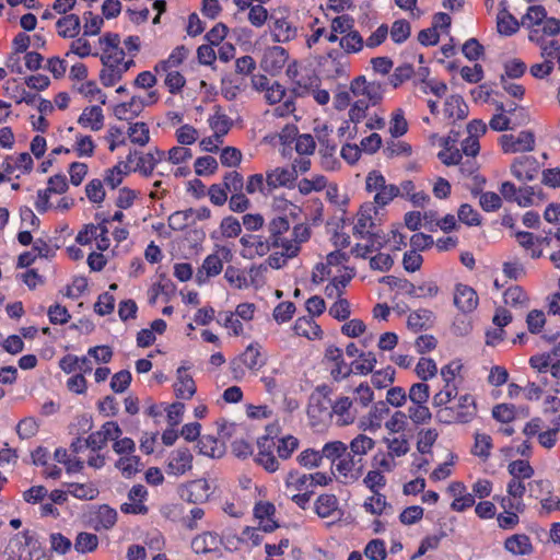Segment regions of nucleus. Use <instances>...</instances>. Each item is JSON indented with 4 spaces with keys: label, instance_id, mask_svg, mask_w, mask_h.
Segmentation results:
<instances>
[{
    "label": "nucleus",
    "instance_id": "864d4df0",
    "mask_svg": "<svg viewBox=\"0 0 560 560\" xmlns=\"http://www.w3.org/2000/svg\"><path fill=\"white\" fill-rule=\"evenodd\" d=\"M267 230L269 232L268 238L272 243L290 230V222L284 215H276L268 222Z\"/></svg>",
    "mask_w": 560,
    "mask_h": 560
},
{
    "label": "nucleus",
    "instance_id": "a19ab883",
    "mask_svg": "<svg viewBox=\"0 0 560 560\" xmlns=\"http://www.w3.org/2000/svg\"><path fill=\"white\" fill-rule=\"evenodd\" d=\"M95 142L91 136L77 133L71 151L79 158H91L95 151Z\"/></svg>",
    "mask_w": 560,
    "mask_h": 560
},
{
    "label": "nucleus",
    "instance_id": "58836bf2",
    "mask_svg": "<svg viewBox=\"0 0 560 560\" xmlns=\"http://www.w3.org/2000/svg\"><path fill=\"white\" fill-rule=\"evenodd\" d=\"M210 497V485L206 479L191 481L187 487V500L194 503L205 502Z\"/></svg>",
    "mask_w": 560,
    "mask_h": 560
},
{
    "label": "nucleus",
    "instance_id": "bb28decb",
    "mask_svg": "<svg viewBox=\"0 0 560 560\" xmlns=\"http://www.w3.org/2000/svg\"><path fill=\"white\" fill-rule=\"evenodd\" d=\"M287 60L288 54L284 48L273 46L265 52L262 66L266 71L277 73L284 67Z\"/></svg>",
    "mask_w": 560,
    "mask_h": 560
},
{
    "label": "nucleus",
    "instance_id": "8fccbe9b",
    "mask_svg": "<svg viewBox=\"0 0 560 560\" xmlns=\"http://www.w3.org/2000/svg\"><path fill=\"white\" fill-rule=\"evenodd\" d=\"M104 232L105 219L97 224L90 223L84 225V228L78 233L75 241L81 245H86L92 241H95L96 236H100Z\"/></svg>",
    "mask_w": 560,
    "mask_h": 560
},
{
    "label": "nucleus",
    "instance_id": "20e7f679",
    "mask_svg": "<svg viewBox=\"0 0 560 560\" xmlns=\"http://www.w3.org/2000/svg\"><path fill=\"white\" fill-rule=\"evenodd\" d=\"M377 213L378 211L374 203L368 202L362 205L357 213L353 235L358 238L383 240V235H381V232L377 230Z\"/></svg>",
    "mask_w": 560,
    "mask_h": 560
},
{
    "label": "nucleus",
    "instance_id": "774afa93",
    "mask_svg": "<svg viewBox=\"0 0 560 560\" xmlns=\"http://www.w3.org/2000/svg\"><path fill=\"white\" fill-rule=\"evenodd\" d=\"M364 555L370 560H385L387 556L385 542L381 539H372L365 546Z\"/></svg>",
    "mask_w": 560,
    "mask_h": 560
},
{
    "label": "nucleus",
    "instance_id": "c9c22d12",
    "mask_svg": "<svg viewBox=\"0 0 560 560\" xmlns=\"http://www.w3.org/2000/svg\"><path fill=\"white\" fill-rule=\"evenodd\" d=\"M56 27L60 36L74 38L80 32V18L77 14H67L57 21Z\"/></svg>",
    "mask_w": 560,
    "mask_h": 560
},
{
    "label": "nucleus",
    "instance_id": "2f4dec72",
    "mask_svg": "<svg viewBox=\"0 0 560 560\" xmlns=\"http://www.w3.org/2000/svg\"><path fill=\"white\" fill-rule=\"evenodd\" d=\"M208 122L213 133L221 138L228 135L233 126L232 119L219 106L214 107V112L209 116Z\"/></svg>",
    "mask_w": 560,
    "mask_h": 560
},
{
    "label": "nucleus",
    "instance_id": "aec40b11",
    "mask_svg": "<svg viewBox=\"0 0 560 560\" xmlns=\"http://www.w3.org/2000/svg\"><path fill=\"white\" fill-rule=\"evenodd\" d=\"M447 490L453 497V502L451 503V509L453 511L464 512L475 504L474 494L467 492V488L463 482H452Z\"/></svg>",
    "mask_w": 560,
    "mask_h": 560
},
{
    "label": "nucleus",
    "instance_id": "a18cd8bd",
    "mask_svg": "<svg viewBox=\"0 0 560 560\" xmlns=\"http://www.w3.org/2000/svg\"><path fill=\"white\" fill-rule=\"evenodd\" d=\"M128 137L133 144L144 147L150 141V130L145 122L137 121L130 124L128 128Z\"/></svg>",
    "mask_w": 560,
    "mask_h": 560
},
{
    "label": "nucleus",
    "instance_id": "052dcab7",
    "mask_svg": "<svg viewBox=\"0 0 560 560\" xmlns=\"http://www.w3.org/2000/svg\"><path fill=\"white\" fill-rule=\"evenodd\" d=\"M385 444L387 450L393 457H401L409 452V442L405 436L385 438Z\"/></svg>",
    "mask_w": 560,
    "mask_h": 560
},
{
    "label": "nucleus",
    "instance_id": "37998d69",
    "mask_svg": "<svg viewBox=\"0 0 560 560\" xmlns=\"http://www.w3.org/2000/svg\"><path fill=\"white\" fill-rule=\"evenodd\" d=\"M358 459H355V457L352 456V454L349 452L346 453V455H343L339 459H337L332 465L335 470L340 476L345 478L357 479L358 474L354 471Z\"/></svg>",
    "mask_w": 560,
    "mask_h": 560
},
{
    "label": "nucleus",
    "instance_id": "5701e85b",
    "mask_svg": "<svg viewBox=\"0 0 560 560\" xmlns=\"http://www.w3.org/2000/svg\"><path fill=\"white\" fill-rule=\"evenodd\" d=\"M314 511L320 518L336 517L340 518L342 513L339 509V502L335 494H320L315 503Z\"/></svg>",
    "mask_w": 560,
    "mask_h": 560
},
{
    "label": "nucleus",
    "instance_id": "603ef678",
    "mask_svg": "<svg viewBox=\"0 0 560 560\" xmlns=\"http://www.w3.org/2000/svg\"><path fill=\"white\" fill-rule=\"evenodd\" d=\"M327 186V178L324 175H313L310 178H302L298 189L302 195H310L313 191H320Z\"/></svg>",
    "mask_w": 560,
    "mask_h": 560
},
{
    "label": "nucleus",
    "instance_id": "6e6d98bb",
    "mask_svg": "<svg viewBox=\"0 0 560 560\" xmlns=\"http://www.w3.org/2000/svg\"><path fill=\"white\" fill-rule=\"evenodd\" d=\"M255 460L269 472H275L279 468L278 459L269 448L267 450L265 447V443H259V452L257 453Z\"/></svg>",
    "mask_w": 560,
    "mask_h": 560
},
{
    "label": "nucleus",
    "instance_id": "a878e982",
    "mask_svg": "<svg viewBox=\"0 0 560 560\" xmlns=\"http://www.w3.org/2000/svg\"><path fill=\"white\" fill-rule=\"evenodd\" d=\"M504 549L513 556H528L533 552L530 538L525 534H514L504 541Z\"/></svg>",
    "mask_w": 560,
    "mask_h": 560
},
{
    "label": "nucleus",
    "instance_id": "ddd939ff",
    "mask_svg": "<svg viewBox=\"0 0 560 560\" xmlns=\"http://www.w3.org/2000/svg\"><path fill=\"white\" fill-rule=\"evenodd\" d=\"M121 433L122 431L117 422H105L98 431L91 433L86 438L90 450L93 453L102 450L109 440L112 441L118 439L121 435Z\"/></svg>",
    "mask_w": 560,
    "mask_h": 560
},
{
    "label": "nucleus",
    "instance_id": "4468645a",
    "mask_svg": "<svg viewBox=\"0 0 560 560\" xmlns=\"http://www.w3.org/2000/svg\"><path fill=\"white\" fill-rule=\"evenodd\" d=\"M117 511L107 504L93 506L90 511V522L95 530L112 529L117 522Z\"/></svg>",
    "mask_w": 560,
    "mask_h": 560
},
{
    "label": "nucleus",
    "instance_id": "39448f33",
    "mask_svg": "<svg viewBox=\"0 0 560 560\" xmlns=\"http://www.w3.org/2000/svg\"><path fill=\"white\" fill-rule=\"evenodd\" d=\"M365 188L369 192H375L374 206L385 207L400 194L398 186L387 184L385 177L377 171H372L365 178Z\"/></svg>",
    "mask_w": 560,
    "mask_h": 560
},
{
    "label": "nucleus",
    "instance_id": "f8f14e48",
    "mask_svg": "<svg viewBox=\"0 0 560 560\" xmlns=\"http://www.w3.org/2000/svg\"><path fill=\"white\" fill-rule=\"evenodd\" d=\"M147 499V488L143 485H135L127 494V501L120 505V511L125 514L145 515L149 512Z\"/></svg>",
    "mask_w": 560,
    "mask_h": 560
},
{
    "label": "nucleus",
    "instance_id": "79ce46f5",
    "mask_svg": "<svg viewBox=\"0 0 560 560\" xmlns=\"http://www.w3.org/2000/svg\"><path fill=\"white\" fill-rule=\"evenodd\" d=\"M457 396L456 384H444L443 388L434 394L432 405L436 410L448 408V404Z\"/></svg>",
    "mask_w": 560,
    "mask_h": 560
},
{
    "label": "nucleus",
    "instance_id": "cd10ccee",
    "mask_svg": "<svg viewBox=\"0 0 560 560\" xmlns=\"http://www.w3.org/2000/svg\"><path fill=\"white\" fill-rule=\"evenodd\" d=\"M294 180V171L287 167H275L266 172V184L270 189L290 186Z\"/></svg>",
    "mask_w": 560,
    "mask_h": 560
},
{
    "label": "nucleus",
    "instance_id": "680f3d73",
    "mask_svg": "<svg viewBox=\"0 0 560 560\" xmlns=\"http://www.w3.org/2000/svg\"><path fill=\"white\" fill-rule=\"evenodd\" d=\"M439 436L436 429H422L418 433L417 448L420 453H429Z\"/></svg>",
    "mask_w": 560,
    "mask_h": 560
},
{
    "label": "nucleus",
    "instance_id": "4c0bfd02",
    "mask_svg": "<svg viewBox=\"0 0 560 560\" xmlns=\"http://www.w3.org/2000/svg\"><path fill=\"white\" fill-rule=\"evenodd\" d=\"M293 329L298 336L306 337L307 339H317L322 336L320 327L315 323L313 317H300L295 320Z\"/></svg>",
    "mask_w": 560,
    "mask_h": 560
},
{
    "label": "nucleus",
    "instance_id": "9b49d317",
    "mask_svg": "<svg viewBox=\"0 0 560 560\" xmlns=\"http://www.w3.org/2000/svg\"><path fill=\"white\" fill-rule=\"evenodd\" d=\"M156 101V91H151L145 100L133 96L129 102L117 105L114 113L118 119L129 120L137 117L143 110L144 106L154 104Z\"/></svg>",
    "mask_w": 560,
    "mask_h": 560
},
{
    "label": "nucleus",
    "instance_id": "0e129e2a",
    "mask_svg": "<svg viewBox=\"0 0 560 560\" xmlns=\"http://www.w3.org/2000/svg\"><path fill=\"white\" fill-rule=\"evenodd\" d=\"M140 466H141L140 458L135 455L121 456L116 463V467L126 477H131L136 472H138L140 469Z\"/></svg>",
    "mask_w": 560,
    "mask_h": 560
},
{
    "label": "nucleus",
    "instance_id": "5fc2aeb1",
    "mask_svg": "<svg viewBox=\"0 0 560 560\" xmlns=\"http://www.w3.org/2000/svg\"><path fill=\"white\" fill-rule=\"evenodd\" d=\"M98 546V537L95 534L81 532L77 535L74 541V549L79 553H86L94 551Z\"/></svg>",
    "mask_w": 560,
    "mask_h": 560
},
{
    "label": "nucleus",
    "instance_id": "e433bc0d",
    "mask_svg": "<svg viewBox=\"0 0 560 560\" xmlns=\"http://www.w3.org/2000/svg\"><path fill=\"white\" fill-rule=\"evenodd\" d=\"M188 50L184 46L173 49L167 59L158 62L154 71L161 74L162 71L175 70L187 57Z\"/></svg>",
    "mask_w": 560,
    "mask_h": 560
},
{
    "label": "nucleus",
    "instance_id": "0eeeda50",
    "mask_svg": "<svg viewBox=\"0 0 560 560\" xmlns=\"http://www.w3.org/2000/svg\"><path fill=\"white\" fill-rule=\"evenodd\" d=\"M331 420L339 427H349L358 419V408L354 400L349 396L339 395L332 399V406H330Z\"/></svg>",
    "mask_w": 560,
    "mask_h": 560
},
{
    "label": "nucleus",
    "instance_id": "393cba45",
    "mask_svg": "<svg viewBox=\"0 0 560 560\" xmlns=\"http://www.w3.org/2000/svg\"><path fill=\"white\" fill-rule=\"evenodd\" d=\"M103 109L98 105L88 106L78 118V124L91 131H100L104 127Z\"/></svg>",
    "mask_w": 560,
    "mask_h": 560
},
{
    "label": "nucleus",
    "instance_id": "7c9ffc66",
    "mask_svg": "<svg viewBox=\"0 0 560 560\" xmlns=\"http://www.w3.org/2000/svg\"><path fill=\"white\" fill-rule=\"evenodd\" d=\"M406 413L415 425L428 424L432 419L429 402L425 401L417 402L416 400H409Z\"/></svg>",
    "mask_w": 560,
    "mask_h": 560
},
{
    "label": "nucleus",
    "instance_id": "338daca9",
    "mask_svg": "<svg viewBox=\"0 0 560 560\" xmlns=\"http://www.w3.org/2000/svg\"><path fill=\"white\" fill-rule=\"evenodd\" d=\"M242 361L249 370H258L265 364L259 348L255 345L246 348L242 354Z\"/></svg>",
    "mask_w": 560,
    "mask_h": 560
},
{
    "label": "nucleus",
    "instance_id": "a211bd4d",
    "mask_svg": "<svg viewBox=\"0 0 560 560\" xmlns=\"http://www.w3.org/2000/svg\"><path fill=\"white\" fill-rule=\"evenodd\" d=\"M389 413V408L386 402L378 401L374 404L369 412L360 420L359 429L363 431H377L382 427V422Z\"/></svg>",
    "mask_w": 560,
    "mask_h": 560
},
{
    "label": "nucleus",
    "instance_id": "4d7b16f0",
    "mask_svg": "<svg viewBox=\"0 0 560 560\" xmlns=\"http://www.w3.org/2000/svg\"><path fill=\"white\" fill-rule=\"evenodd\" d=\"M408 131V122L405 118V113L401 108H397L393 112L389 121V133L394 138L404 136Z\"/></svg>",
    "mask_w": 560,
    "mask_h": 560
},
{
    "label": "nucleus",
    "instance_id": "4be33fe9",
    "mask_svg": "<svg viewBox=\"0 0 560 560\" xmlns=\"http://www.w3.org/2000/svg\"><path fill=\"white\" fill-rule=\"evenodd\" d=\"M276 508L270 502H259L254 508V515L258 521L259 528L266 533H271L278 528L275 520Z\"/></svg>",
    "mask_w": 560,
    "mask_h": 560
},
{
    "label": "nucleus",
    "instance_id": "3c124183",
    "mask_svg": "<svg viewBox=\"0 0 560 560\" xmlns=\"http://www.w3.org/2000/svg\"><path fill=\"white\" fill-rule=\"evenodd\" d=\"M547 12L541 5H532L527 9L526 14L522 18V25L530 31L535 25L548 20Z\"/></svg>",
    "mask_w": 560,
    "mask_h": 560
},
{
    "label": "nucleus",
    "instance_id": "e2e57ef3",
    "mask_svg": "<svg viewBox=\"0 0 560 560\" xmlns=\"http://www.w3.org/2000/svg\"><path fill=\"white\" fill-rule=\"evenodd\" d=\"M348 451V445L341 441H332L328 442L323 446L322 457H325L332 462V464L346 455Z\"/></svg>",
    "mask_w": 560,
    "mask_h": 560
},
{
    "label": "nucleus",
    "instance_id": "c756f323",
    "mask_svg": "<svg viewBox=\"0 0 560 560\" xmlns=\"http://www.w3.org/2000/svg\"><path fill=\"white\" fill-rule=\"evenodd\" d=\"M221 544L219 535L212 532H205L191 540V549L196 553H208L217 550Z\"/></svg>",
    "mask_w": 560,
    "mask_h": 560
},
{
    "label": "nucleus",
    "instance_id": "6ab92c4d",
    "mask_svg": "<svg viewBox=\"0 0 560 560\" xmlns=\"http://www.w3.org/2000/svg\"><path fill=\"white\" fill-rule=\"evenodd\" d=\"M192 467V455L188 448L174 450L167 463V474L174 476L184 475Z\"/></svg>",
    "mask_w": 560,
    "mask_h": 560
},
{
    "label": "nucleus",
    "instance_id": "7ed1b4c3",
    "mask_svg": "<svg viewBox=\"0 0 560 560\" xmlns=\"http://www.w3.org/2000/svg\"><path fill=\"white\" fill-rule=\"evenodd\" d=\"M233 259V252L224 245H217L214 252L208 255L196 273L198 284L205 283L209 278L220 275L223 270V264Z\"/></svg>",
    "mask_w": 560,
    "mask_h": 560
},
{
    "label": "nucleus",
    "instance_id": "c03bdc74",
    "mask_svg": "<svg viewBox=\"0 0 560 560\" xmlns=\"http://www.w3.org/2000/svg\"><path fill=\"white\" fill-rule=\"evenodd\" d=\"M200 454L209 457H221L224 453L223 445L212 435H203L198 442Z\"/></svg>",
    "mask_w": 560,
    "mask_h": 560
},
{
    "label": "nucleus",
    "instance_id": "13d9d810",
    "mask_svg": "<svg viewBox=\"0 0 560 560\" xmlns=\"http://www.w3.org/2000/svg\"><path fill=\"white\" fill-rule=\"evenodd\" d=\"M540 52V57L544 61L555 62L557 60L558 68L560 70V42L557 40H548L544 44L537 45Z\"/></svg>",
    "mask_w": 560,
    "mask_h": 560
},
{
    "label": "nucleus",
    "instance_id": "9d476101",
    "mask_svg": "<svg viewBox=\"0 0 560 560\" xmlns=\"http://www.w3.org/2000/svg\"><path fill=\"white\" fill-rule=\"evenodd\" d=\"M242 245L241 255L246 259H254L267 255L272 248L271 241L261 235H243L240 238Z\"/></svg>",
    "mask_w": 560,
    "mask_h": 560
},
{
    "label": "nucleus",
    "instance_id": "473e14b6",
    "mask_svg": "<svg viewBox=\"0 0 560 560\" xmlns=\"http://www.w3.org/2000/svg\"><path fill=\"white\" fill-rule=\"evenodd\" d=\"M434 314L430 310L420 308L409 314L407 326L413 331L427 329L432 326Z\"/></svg>",
    "mask_w": 560,
    "mask_h": 560
},
{
    "label": "nucleus",
    "instance_id": "de8ad7c7",
    "mask_svg": "<svg viewBox=\"0 0 560 560\" xmlns=\"http://www.w3.org/2000/svg\"><path fill=\"white\" fill-rule=\"evenodd\" d=\"M68 492L77 499L80 500H93L95 499L100 491L97 487L93 482L86 483H70L68 487Z\"/></svg>",
    "mask_w": 560,
    "mask_h": 560
},
{
    "label": "nucleus",
    "instance_id": "2eb2a0df",
    "mask_svg": "<svg viewBox=\"0 0 560 560\" xmlns=\"http://www.w3.org/2000/svg\"><path fill=\"white\" fill-rule=\"evenodd\" d=\"M560 33V21L549 18L545 22L535 25L528 33V40L535 45L544 44L548 40H557L555 36Z\"/></svg>",
    "mask_w": 560,
    "mask_h": 560
},
{
    "label": "nucleus",
    "instance_id": "f257e3e1",
    "mask_svg": "<svg viewBox=\"0 0 560 560\" xmlns=\"http://www.w3.org/2000/svg\"><path fill=\"white\" fill-rule=\"evenodd\" d=\"M477 413V406L474 396L469 394L460 395L456 402L448 408L436 410L435 418L441 423H467L470 422Z\"/></svg>",
    "mask_w": 560,
    "mask_h": 560
},
{
    "label": "nucleus",
    "instance_id": "49530a36",
    "mask_svg": "<svg viewBox=\"0 0 560 560\" xmlns=\"http://www.w3.org/2000/svg\"><path fill=\"white\" fill-rule=\"evenodd\" d=\"M455 141L450 137L444 139L443 145L444 149L439 152L438 156L441 162L447 166L457 165L462 160L460 150L454 147Z\"/></svg>",
    "mask_w": 560,
    "mask_h": 560
},
{
    "label": "nucleus",
    "instance_id": "f03ea898",
    "mask_svg": "<svg viewBox=\"0 0 560 560\" xmlns=\"http://www.w3.org/2000/svg\"><path fill=\"white\" fill-rule=\"evenodd\" d=\"M314 490L311 489L306 474L298 470L288 472L284 479V494L299 508L305 510L311 501Z\"/></svg>",
    "mask_w": 560,
    "mask_h": 560
},
{
    "label": "nucleus",
    "instance_id": "09e8293b",
    "mask_svg": "<svg viewBox=\"0 0 560 560\" xmlns=\"http://www.w3.org/2000/svg\"><path fill=\"white\" fill-rule=\"evenodd\" d=\"M130 172V166L122 164V162H118L115 166L106 171L104 182L112 189H115L121 184L124 177Z\"/></svg>",
    "mask_w": 560,
    "mask_h": 560
},
{
    "label": "nucleus",
    "instance_id": "69168bd1",
    "mask_svg": "<svg viewBox=\"0 0 560 560\" xmlns=\"http://www.w3.org/2000/svg\"><path fill=\"white\" fill-rule=\"evenodd\" d=\"M508 470L512 478L529 479L534 475V469L528 462L523 459L513 460L509 464Z\"/></svg>",
    "mask_w": 560,
    "mask_h": 560
},
{
    "label": "nucleus",
    "instance_id": "423d86ee",
    "mask_svg": "<svg viewBox=\"0 0 560 560\" xmlns=\"http://www.w3.org/2000/svg\"><path fill=\"white\" fill-rule=\"evenodd\" d=\"M352 96L358 100H365L370 106H375L383 101L384 84L378 81H368L364 75L354 78L350 82Z\"/></svg>",
    "mask_w": 560,
    "mask_h": 560
},
{
    "label": "nucleus",
    "instance_id": "dca6fc26",
    "mask_svg": "<svg viewBox=\"0 0 560 560\" xmlns=\"http://www.w3.org/2000/svg\"><path fill=\"white\" fill-rule=\"evenodd\" d=\"M539 172V163L533 156H520L511 165V173L518 180H533Z\"/></svg>",
    "mask_w": 560,
    "mask_h": 560
},
{
    "label": "nucleus",
    "instance_id": "ea45409f",
    "mask_svg": "<svg viewBox=\"0 0 560 560\" xmlns=\"http://www.w3.org/2000/svg\"><path fill=\"white\" fill-rule=\"evenodd\" d=\"M339 45L346 54H357L363 49L364 40L360 33L352 28L349 33L340 37Z\"/></svg>",
    "mask_w": 560,
    "mask_h": 560
},
{
    "label": "nucleus",
    "instance_id": "f704fd0d",
    "mask_svg": "<svg viewBox=\"0 0 560 560\" xmlns=\"http://www.w3.org/2000/svg\"><path fill=\"white\" fill-rule=\"evenodd\" d=\"M375 444L376 442L374 439L360 433L351 440L348 447L350 448L352 456L355 458L358 457V462H361L362 457L375 447Z\"/></svg>",
    "mask_w": 560,
    "mask_h": 560
},
{
    "label": "nucleus",
    "instance_id": "b1692460",
    "mask_svg": "<svg viewBox=\"0 0 560 560\" xmlns=\"http://www.w3.org/2000/svg\"><path fill=\"white\" fill-rule=\"evenodd\" d=\"M196 384L187 369L180 366L176 371V381L174 383V393L179 399H190L196 393Z\"/></svg>",
    "mask_w": 560,
    "mask_h": 560
},
{
    "label": "nucleus",
    "instance_id": "f3484780",
    "mask_svg": "<svg viewBox=\"0 0 560 560\" xmlns=\"http://www.w3.org/2000/svg\"><path fill=\"white\" fill-rule=\"evenodd\" d=\"M272 21V34L275 42L285 43L293 39L296 35V30L291 25L285 16L284 11H276L270 15Z\"/></svg>",
    "mask_w": 560,
    "mask_h": 560
},
{
    "label": "nucleus",
    "instance_id": "1a4fd4ad",
    "mask_svg": "<svg viewBox=\"0 0 560 560\" xmlns=\"http://www.w3.org/2000/svg\"><path fill=\"white\" fill-rule=\"evenodd\" d=\"M499 143L504 153L530 152L535 148V135L529 130H523L517 135L506 133L499 138Z\"/></svg>",
    "mask_w": 560,
    "mask_h": 560
},
{
    "label": "nucleus",
    "instance_id": "72a5a7b5",
    "mask_svg": "<svg viewBox=\"0 0 560 560\" xmlns=\"http://www.w3.org/2000/svg\"><path fill=\"white\" fill-rule=\"evenodd\" d=\"M468 107L458 95H452L444 103L443 114L450 120L464 119Z\"/></svg>",
    "mask_w": 560,
    "mask_h": 560
},
{
    "label": "nucleus",
    "instance_id": "412c9836",
    "mask_svg": "<svg viewBox=\"0 0 560 560\" xmlns=\"http://www.w3.org/2000/svg\"><path fill=\"white\" fill-rule=\"evenodd\" d=\"M454 304L459 311L470 313L478 305V295L471 287L458 283L454 291Z\"/></svg>",
    "mask_w": 560,
    "mask_h": 560
},
{
    "label": "nucleus",
    "instance_id": "bf43d9fd",
    "mask_svg": "<svg viewBox=\"0 0 560 560\" xmlns=\"http://www.w3.org/2000/svg\"><path fill=\"white\" fill-rule=\"evenodd\" d=\"M542 200L539 192L535 191L534 187L525 186L518 189L515 202L520 207L526 208L539 203Z\"/></svg>",
    "mask_w": 560,
    "mask_h": 560
},
{
    "label": "nucleus",
    "instance_id": "6e6552de",
    "mask_svg": "<svg viewBox=\"0 0 560 560\" xmlns=\"http://www.w3.org/2000/svg\"><path fill=\"white\" fill-rule=\"evenodd\" d=\"M330 388L326 385L318 386L311 395L307 413L312 419L317 421L331 420L330 406H332V399H330Z\"/></svg>",
    "mask_w": 560,
    "mask_h": 560
},
{
    "label": "nucleus",
    "instance_id": "c85d7f7f",
    "mask_svg": "<svg viewBox=\"0 0 560 560\" xmlns=\"http://www.w3.org/2000/svg\"><path fill=\"white\" fill-rule=\"evenodd\" d=\"M500 12L497 16V28L498 32L505 36L515 34L520 28L518 21L508 11L505 1L500 2Z\"/></svg>",
    "mask_w": 560,
    "mask_h": 560
}]
</instances>
